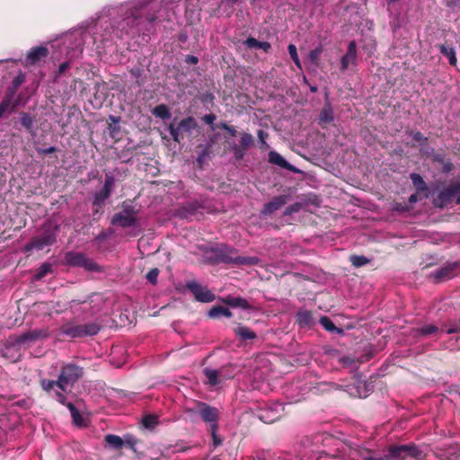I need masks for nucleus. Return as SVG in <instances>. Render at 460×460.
Wrapping results in <instances>:
<instances>
[{
	"label": "nucleus",
	"instance_id": "nucleus-1",
	"mask_svg": "<svg viewBox=\"0 0 460 460\" xmlns=\"http://www.w3.org/2000/svg\"><path fill=\"white\" fill-rule=\"evenodd\" d=\"M83 367L75 364H66L62 367L58 380L42 379L40 381L41 388L49 396L68 408L73 421L76 426H82V416L76 407L72 402L66 401L65 393L69 386H73L83 376Z\"/></svg>",
	"mask_w": 460,
	"mask_h": 460
},
{
	"label": "nucleus",
	"instance_id": "nucleus-2",
	"mask_svg": "<svg viewBox=\"0 0 460 460\" xmlns=\"http://www.w3.org/2000/svg\"><path fill=\"white\" fill-rule=\"evenodd\" d=\"M84 316L74 318L71 321L65 323L61 328L60 332L72 339L83 338L86 336L96 335L101 330V323L98 318L92 322H86L89 317H93L97 311L93 309L90 303H84L82 305Z\"/></svg>",
	"mask_w": 460,
	"mask_h": 460
},
{
	"label": "nucleus",
	"instance_id": "nucleus-3",
	"mask_svg": "<svg viewBox=\"0 0 460 460\" xmlns=\"http://www.w3.org/2000/svg\"><path fill=\"white\" fill-rule=\"evenodd\" d=\"M420 455L419 448L411 443L391 446L387 454L378 456L373 451L362 448L357 451L353 460H417Z\"/></svg>",
	"mask_w": 460,
	"mask_h": 460
},
{
	"label": "nucleus",
	"instance_id": "nucleus-4",
	"mask_svg": "<svg viewBox=\"0 0 460 460\" xmlns=\"http://www.w3.org/2000/svg\"><path fill=\"white\" fill-rule=\"evenodd\" d=\"M49 336V332L47 328L28 331L10 338V345L6 347V350L20 349L22 346L30 347L39 341L47 339Z\"/></svg>",
	"mask_w": 460,
	"mask_h": 460
},
{
	"label": "nucleus",
	"instance_id": "nucleus-5",
	"mask_svg": "<svg viewBox=\"0 0 460 460\" xmlns=\"http://www.w3.org/2000/svg\"><path fill=\"white\" fill-rule=\"evenodd\" d=\"M186 412L190 415H199L209 429L218 426L219 411L217 407L203 402H197L195 407L187 408Z\"/></svg>",
	"mask_w": 460,
	"mask_h": 460
},
{
	"label": "nucleus",
	"instance_id": "nucleus-6",
	"mask_svg": "<svg viewBox=\"0 0 460 460\" xmlns=\"http://www.w3.org/2000/svg\"><path fill=\"white\" fill-rule=\"evenodd\" d=\"M456 199V204L460 205V180L453 181L447 187L440 190L434 198V206L439 208L447 207Z\"/></svg>",
	"mask_w": 460,
	"mask_h": 460
},
{
	"label": "nucleus",
	"instance_id": "nucleus-7",
	"mask_svg": "<svg viewBox=\"0 0 460 460\" xmlns=\"http://www.w3.org/2000/svg\"><path fill=\"white\" fill-rule=\"evenodd\" d=\"M58 227L55 229H46L40 236H35L32 240L24 245L22 251L30 252L32 250H43L45 247L53 244L57 239Z\"/></svg>",
	"mask_w": 460,
	"mask_h": 460
},
{
	"label": "nucleus",
	"instance_id": "nucleus-8",
	"mask_svg": "<svg viewBox=\"0 0 460 460\" xmlns=\"http://www.w3.org/2000/svg\"><path fill=\"white\" fill-rule=\"evenodd\" d=\"M66 263L72 267L84 268L90 271L98 270V265L84 253L79 252H68L65 255Z\"/></svg>",
	"mask_w": 460,
	"mask_h": 460
},
{
	"label": "nucleus",
	"instance_id": "nucleus-9",
	"mask_svg": "<svg viewBox=\"0 0 460 460\" xmlns=\"http://www.w3.org/2000/svg\"><path fill=\"white\" fill-rule=\"evenodd\" d=\"M137 223L134 208L126 203H123V212L115 214L111 219V225L124 228L134 226Z\"/></svg>",
	"mask_w": 460,
	"mask_h": 460
},
{
	"label": "nucleus",
	"instance_id": "nucleus-10",
	"mask_svg": "<svg viewBox=\"0 0 460 460\" xmlns=\"http://www.w3.org/2000/svg\"><path fill=\"white\" fill-rule=\"evenodd\" d=\"M186 288L192 293L195 299L201 303H210L216 299V296L205 286L195 280L186 283Z\"/></svg>",
	"mask_w": 460,
	"mask_h": 460
},
{
	"label": "nucleus",
	"instance_id": "nucleus-11",
	"mask_svg": "<svg viewBox=\"0 0 460 460\" xmlns=\"http://www.w3.org/2000/svg\"><path fill=\"white\" fill-rule=\"evenodd\" d=\"M214 257L211 258L213 263L224 262L227 264H234L237 250L227 245H221L220 247L212 249Z\"/></svg>",
	"mask_w": 460,
	"mask_h": 460
},
{
	"label": "nucleus",
	"instance_id": "nucleus-12",
	"mask_svg": "<svg viewBox=\"0 0 460 460\" xmlns=\"http://www.w3.org/2000/svg\"><path fill=\"white\" fill-rule=\"evenodd\" d=\"M284 408L282 404L277 403L273 407L269 406L259 413V418L265 423H271L277 420L280 416Z\"/></svg>",
	"mask_w": 460,
	"mask_h": 460
},
{
	"label": "nucleus",
	"instance_id": "nucleus-13",
	"mask_svg": "<svg viewBox=\"0 0 460 460\" xmlns=\"http://www.w3.org/2000/svg\"><path fill=\"white\" fill-rule=\"evenodd\" d=\"M457 266L458 264L456 262L447 263L444 266L433 270L430 273V277L433 278L436 282H440L445 279H451Z\"/></svg>",
	"mask_w": 460,
	"mask_h": 460
},
{
	"label": "nucleus",
	"instance_id": "nucleus-14",
	"mask_svg": "<svg viewBox=\"0 0 460 460\" xmlns=\"http://www.w3.org/2000/svg\"><path fill=\"white\" fill-rule=\"evenodd\" d=\"M288 197L287 195H279L273 198L270 201L266 203L261 210L263 215H270L273 212L279 209L288 201Z\"/></svg>",
	"mask_w": 460,
	"mask_h": 460
},
{
	"label": "nucleus",
	"instance_id": "nucleus-15",
	"mask_svg": "<svg viewBox=\"0 0 460 460\" xmlns=\"http://www.w3.org/2000/svg\"><path fill=\"white\" fill-rule=\"evenodd\" d=\"M269 162L290 172H298V170L294 165L290 164L281 155L276 151H270L269 153Z\"/></svg>",
	"mask_w": 460,
	"mask_h": 460
},
{
	"label": "nucleus",
	"instance_id": "nucleus-16",
	"mask_svg": "<svg viewBox=\"0 0 460 460\" xmlns=\"http://www.w3.org/2000/svg\"><path fill=\"white\" fill-rule=\"evenodd\" d=\"M356 54H357L356 43H355V41H350L348 46L347 53L341 58V70H343V71L346 70L349 67V65L350 63L355 62Z\"/></svg>",
	"mask_w": 460,
	"mask_h": 460
},
{
	"label": "nucleus",
	"instance_id": "nucleus-17",
	"mask_svg": "<svg viewBox=\"0 0 460 460\" xmlns=\"http://www.w3.org/2000/svg\"><path fill=\"white\" fill-rule=\"evenodd\" d=\"M438 332V328L435 324H426L411 330V335L414 338H422L435 335Z\"/></svg>",
	"mask_w": 460,
	"mask_h": 460
},
{
	"label": "nucleus",
	"instance_id": "nucleus-18",
	"mask_svg": "<svg viewBox=\"0 0 460 460\" xmlns=\"http://www.w3.org/2000/svg\"><path fill=\"white\" fill-rule=\"evenodd\" d=\"M48 55V49L45 47H36L32 48L26 57V61L29 64H36L39 62L41 58L47 57Z\"/></svg>",
	"mask_w": 460,
	"mask_h": 460
},
{
	"label": "nucleus",
	"instance_id": "nucleus-19",
	"mask_svg": "<svg viewBox=\"0 0 460 460\" xmlns=\"http://www.w3.org/2000/svg\"><path fill=\"white\" fill-rule=\"evenodd\" d=\"M224 302L231 307H240L244 310H250L252 308V305L249 304V302L240 296H228L224 300Z\"/></svg>",
	"mask_w": 460,
	"mask_h": 460
},
{
	"label": "nucleus",
	"instance_id": "nucleus-20",
	"mask_svg": "<svg viewBox=\"0 0 460 460\" xmlns=\"http://www.w3.org/2000/svg\"><path fill=\"white\" fill-rule=\"evenodd\" d=\"M234 333L242 341L254 340L257 337L256 333L253 331L242 324H239L234 329Z\"/></svg>",
	"mask_w": 460,
	"mask_h": 460
},
{
	"label": "nucleus",
	"instance_id": "nucleus-21",
	"mask_svg": "<svg viewBox=\"0 0 460 460\" xmlns=\"http://www.w3.org/2000/svg\"><path fill=\"white\" fill-rule=\"evenodd\" d=\"M104 441L106 444V447L111 449H120L124 446V440L117 436L112 434H108L104 438Z\"/></svg>",
	"mask_w": 460,
	"mask_h": 460
},
{
	"label": "nucleus",
	"instance_id": "nucleus-22",
	"mask_svg": "<svg viewBox=\"0 0 460 460\" xmlns=\"http://www.w3.org/2000/svg\"><path fill=\"white\" fill-rule=\"evenodd\" d=\"M208 315L210 318H218L221 316L225 317H232L233 314L232 312L227 308L221 305L213 306L208 312Z\"/></svg>",
	"mask_w": 460,
	"mask_h": 460
},
{
	"label": "nucleus",
	"instance_id": "nucleus-23",
	"mask_svg": "<svg viewBox=\"0 0 460 460\" xmlns=\"http://www.w3.org/2000/svg\"><path fill=\"white\" fill-rule=\"evenodd\" d=\"M439 50H440L441 54H443L445 57L447 58L448 62L451 66H456L457 58H456L455 48L447 47L446 45H440Z\"/></svg>",
	"mask_w": 460,
	"mask_h": 460
},
{
	"label": "nucleus",
	"instance_id": "nucleus-24",
	"mask_svg": "<svg viewBox=\"0 0 460 460\" xmlns=\"http://www.w3.org/2000/svg\"><path fill=\"white\" fill-rule=\"evenodd\" d=\"M296 321L300 326H309L313 323V316L310 311L301 310L296 314Z\"/></svg>",
	"mask_w": 460,
	"mask_h": 460
},
{
	"label": "nucleus",
	"instance_id": "nucleus-25",
	"mask_svg": "<svg viewBox=\"0 0 460 460\" xmlns=\"http://www.w3.org/2000/svg\"><path fill=\"white\" fill-rule=\"evenodd\" d=\"M261 262V260L256 256H236L234 259V264L237 266L242 265H258Z\"/></svg>",
	"mask_w": 460,
	"mask_h": 460
},
{
	"label": "nucleus",
	"instance_id": "nucleus-26",
	"mask_svg": "<svg viewBox=\"0 0 460 460\" xmlns=\"http://www.w3.org/2000/svg\"><path fill=\"white\" fill-rule=\"evenodd\" d=\"M245 44L247 47L251 49H263L265 52H268L270 49V44L267 41H259L255 38H248L245 41Z\"/></svg>",
	"mask_w": 460,
	"mask_h": 460
},
{
	"label": "nucleus",
	"instance_id": "nucleus-27",
	"mask_svg": "<svg viewBox=\"0 0 460 460\" xmlns=\"http://www.w3.org/2000/svg\"><path fill=\"white\" fill-rule=\"evenodd\" d=\"M320 122L329 123L333 120V111L331 104L325 103L319 116Z\"/></svg>",
	"mask_w": 460,
	"mask_h": 460
},
{
	"label": "nucleus",
	"instance_id": "nucleus-28",
	"mask_svg": "<svg viewBox=\"0 0 460 460\" xmlns=\"http://www.w3.org/2000/svg\"><path fill=\"white\" fill-rule=\"evenodd\" d=\"M152 113L156 118H159L162 119H169L172 116L168 107L164 104H160V105L155 106L153 109Z\"/></svg>",
	"mask_w": 460,
	"mask_h": 460
},
{
	"label": "nucleus",
	"instance_id": "nucleus-29",
	"mask_svg": "<svg viewBox=\"0 0 460 460\" xmlns=\"http://www.w3.org/2000/svg\"><path fill=\"white\" fill-rule=\"evenodd\" d=\"M203 372L208 380V385H210L212 386L218 385L219 380H218V371L217 370L206 367V368H204Z\"/></svg>",
	"mask_w": 460,
	"mask_h": 460
},
{
	"label": "nucleus",
	"instance_id": "nucleus-30",
	"mask_svg": "<svg viewBox=\"0 0 460 460\" xmlns=\"http://www.w3.org/2000/svg\"><path fill=\"white\" fill-rule=\"evenodd\" d=\"M178 127L181 131L190 132L197 127V123L194 118L188 117L181 120Z\"/></svg>",
	"mask_w": 460,
	"mask_h": 460
},
{
	"label": "nucleus",
	"instance_id": "nucleus-31",
	"mask_svg": "<svg viewBox=\"0 0 460 460\" xmlns=\"http://www.w3.org/2000/svg\"><path fill=\"white\" fill-rule=\"evenodd\" d=\"M411 179L412 181L414 187L417 189V190L422 191V190H427L426 182L424 181V180L422 179V177L420 174L411 173Z\"/></svg>",
	"mask_w": 460,
	"mask_h": 460
},
{
	"label": "nucleus",
	"instance_id": "nucleus-32",
	"mask_svg": "<svg viewBox=\"0 0 460 460\" xmlns=\"http://www.w3.org/2000/svg\"><path fill=\"white\" fill-rule=\"evenodd\" d=\"M51 268L52 266L50 263H43L38 270V272L33 276V279L35 281L40 280L44 276L51 271Z\"/></svg>",
	"mask_w": 460,
	"mask_h": 460
},
{
	"label": "nucleus",
	"instance_id": "nucleus-33",
	"mask_svg": "<svg viewBox=\"0 0 460 460\" xmlns=\"http://www.w3.org/2000/svg\"><path fill=\"white\" fill-rule=\"evenodd\" d=\"M110 195L111 193L102 189L99 192H96L94 194L93 205L97 207L102 206L104 203V201L110 197Z\"/></svg>",
	"mask_w": 460,
	"mask_h": 460
},
{
	"label": "nucleus",
	"instance_id": "nucleus-34",
	"mask_svg": "<svg viewBox=\"0 0 460 460\" xmlns=\"http://www.w3.org/2000/svg\"><path fill=\"white\" fill-rule=\"evenodd\" d=\"M142 424L146 429H153L158 424V417L155 415H146L142 419Z\"/></svg>",
	"mask_w": 460,
	"mask_h": 460
},
{
	"label": "nucleus",
	"instance_id": "nucleus-35",
	"mask_svg": "<svg viewBox=\"0 0 460 460\" xmlns=\"http://www.w3.org/2000/svg\"><path fill=\"white\" fill-rule=\"evenodd\" d=\"M349 261L354 267H362L367 265L369 262V259L363 255H352L349 258Z\"/></svg>",
	"mask_w": 460,
	"mask_h": 460
},
{
	"label": "nucleus",
	"instance_id": "nucleus-36",
	"mask_svg": "<svg viewBox=\"0 0 460 460\" xmlns=\"http://www.w3.org/2000/svg\"><path fill=\"white\" fill-rule=\"evenodd\" d=\"M230 151L233 153L234 158L240 161L244 157L247 150L236 144H233L230 146Z\"/></svg>",
	"mask_w": 460,
	"mask_h": 460
},
{
	"label": "nucleus",
	"instance_id": "nucleus-37",
	"mask_svg": "<svg viewBox=\"0 0 460 460\" xmlns=\"http://www.w3.org/2000/svg\"><path fill=\"white\" fill-rule=\"evenodd\" d=\"M253 144V137L250 133H243L240 140V146L243 147L245 150H248L250 146Z\"/></svg>",
	"mask_w": 460,
	"mask_h": 460
},
{
	"label": "nucleus",
	"instance_id": "nucleus-38",
	"mask_svg": "<svg viewBox=\"0 0 460 460\" xmlns=\"http://www.w3.org/2000/svg\"><path fill=\"white\" fill-rule=\"evenodd\" d=\"M320 323L328 332H334L337 330L332 321L327 316H322Z\"/></svg>",
	"mask_w": 460,
	"mask_h": 460
},
{
	"label": "nucleus",
	"instance_id": "nucleus-39",
	"mask_svg": "<svg viewBox=\"0 0 460 460\" xmlns=\"http://www.w3.org/2000/svg\"><path fill=\"white\" fill-rule=\"evenodd\" d=\"M21 124L27 129H31L33 124L31 116L28 113H22L21 115Z\"/></svg>",
	"mask_w": 460,
	"mask_h": 460
},
{
	"label": "nucleus",
	"instance_id": "nucleus-40",
	"mask_svg": "<svg viewBox=\"0 0 460 460\" xmlns=\"http://www.w3.org/2000/svg\"><path fill=\"white\" fill-rule=\"evenodd\" d=\"M322 52H323V48L321 45H319L315 49H312L308 55L310 61L313 63H315L318 60Z\"/></svg>",
	"mask_w": 460,
	"mask_h": 460
},
{
	"label": "nucleus",
	"instance_id": "nucleus-41",
	"mask_svg": "<svg viewBox=\"0 0 460 460\" xmlns=\"http://www.w3.org/2000/svg\"><path fill=\"white\" fill-rule=\"evenodd\" d=\"M209 429H210L211 437H212V439H213V446H214V447H217L220 445H222L223 441L220 438V437L217 435L218 426L215 427V429L211 428Z\"/></svg>",
	"mask_w": 460,
	"mask_h": 460
},
{
	"label": "nucleus",
	"instance_id": "nucleus-42",
	"mask_svg": "<svg viewBox=\"0 0 460 460\" xmlns=\"http://www.w3.org/2000/svg\"><path fill=\"white\" fill-rule=\"evenodd\" d=\"M210 151L209 146L204 147V149L199 154L197 157V163L201 166L206 159L209 156Z\"/></svg>",
	"mask_w": 460,
	"mask_h": 460
},
{
	"label": "nucleus",
	"instance_id": "nucleus-43",
	"mask_svg": "<svg viewBox=\"0 0 460 460\" xmlns=\"http://www.w3.org/2000/svg\"><path fill=\"white\" fill-rule=\"evenodd\" d=\"M114 186V178L111 175H107L104 181L103 184V190H106L107 192L111 194L112 189Z\"/></svg>",
	"mask_w": 460,
	"mask_h": 460
},
{
	"label": "nucleus",
	"instance_id": "nucleus-44",
	"mask_svg": "<svg viewBox=\"0 0 460 460\" xmlns=\"http://www.w3.org/2000/svg\"><path fill=\"white\" fill-rule=\"evenodd\" d=\"M169 131H170V134L172 136V137L173 138V140L175 142H180V135H181V129L180 128L177 126L175 127L173 124H170L169 126Z\"/></svg>",
	"mask_w": 460,
	"mask_h": 460
},
{
	"label": "nucleus",
	"instance_id": "nucleus-45",
	"mask_svg": "<svg viewBox=\"0 0 460 460\" xmlns=\"http://www.w3.org/2000/svg\"><path fill=\"white\" fill-rule=\"evenodd\" d=\"M158 274H159V270L158 269L155 268V269H152L151 270L148 271V273L146 274V279L152 283V284H155L156 283V280H157V277H158Z\"/></svg>",
	"mask_w": 460,
	"mask_h": 460
},
{
	"label": "nucleus",
	"instance_id": "nucleus-46",
	"mask_svg": "<svg viewBox=\"0 0 460 460\" xmlns=\"http://www.w3.org/2000/svg\"><path fill=\"white\" fill-rule=\"evenodd\" d=\"M300 209V205L298 203L293 204L288 208H286L284 211L285 216H290L293 213L297 212Z\"/></svg>",
	"mask_w": 460,
	"mask_h": 460
},
{
	"label": "nucleus",
	"instance_id": "nucleus-47",
	"mask_svg": "<svg viewBox=\"0 0 460 460\" xmlns=\"http://www.w3.org/2000/svg\"><path fill=\"white\" fill-rule=\"evenodd\" d=\"M454 168V164L448 161V160H445L443 163H442V170L445 173H448L450 172Z\"/></svg>",
	"mask_w": 460,
	"mask_h": 460
},
{
	"label": "nucleus",
	"instance_id": "nucleus-48",
	"mask_svg": "<svg viewBox=\"0 0 460 460\" xmlns=\"http://www.w3.org/2000/svg\"><path fill=\"white\" fill-rule=\"evenodd\" d=\"M411 135L415 141L420 142V144L427 141V137H425L420 132H412Z\"/></svg>",
	"mask_w": 460,
	"mask_h": 460
},
{
	"label": "nucleus",
	"instance_id": "nucleus-49",
	"mask_svg": "<svg viewBox=\"0 0 460 460\" xmlns=\"http://www.w3.org/2000/svg\"><path fill=\"white\" fill-rule=\"evenodd\" d=\"M220 128L226 130L233 137H234L236 135L235 128L232 126L227 125L226 122H222L220 124Z\"/></svg>",
	"mask_w": 460,
	"mask_h": 460
},
{
	"label": "nucleus",
	"instance_id": "nucleus-50",
	"mask_svg": "<svg viewBox=\"0 0 460 460\" xmlns=\"http://www.w3.org/2000/svg\"><path fill=\"white\" fill-rule=\"evenodd\" d=\"M257 136H258V138H259L260 142L261 143V145L268 147V145L265 140L268 137V134L265 131L261 129L258 131Z\"/></svg>",
	"mask_w": 460,
	"mask_h": 460
},
{
	"label": "nucleus",
	"instance_id": "nucleus-51",
	"mask_svg": "<svg viewBox=\"0 0 460 460\" xmlns=\"http://www.w3.org/2000/svg\"><path fill=\"white\" fill-rule=\"evenodd\" d=\"M288 53L292 58V60L296 59V58H298L296 47L294 44H289L288 47Z\"/></svg>",
	"mask_w": 460,
	"mask_h": 460
},
{
	"label": "nucleus",
	"instance_id": "nucleus-52",
	"mask_svg": "<svg viewBox=\"0 0 460 460\" xmlns=\"http://www.w3.org/2000/svg\"><path fill=\"white\" fill-rule=\"evenodd\" d=\"M203 120L208 124V125H212L214 124L215 120H216V116L212 113L210 114H206L204 117H203Z\"/></svg>",
	"mask_w": 460,
	"mask_h": 460
},
{
	"label": "nucleus",
	"instance_id": "nucleus-53",
	"mask_svg": "<svg viewBox=\"0 0 460 460\" xmlns=\"http://www.w3.org/2000/svg\"><path fill=\"white\" fill-rule=\"evenodd\" d=\"M111 232H107V231H102L96 237H95V240L96 241H102V240H106L108 239L110 236H111Z\"/></svg>",
	"mask_w": 460,
	"mask_h": 460
},
{
	"label": "nucleus",
	"instance_id": "nucleus-54",
	"mask_svg": "<svg viewBox=\"0 0 460 460\" xmlns=\"http://www.w3.org/2000/svg\"><path fill=\"white\" fill-rule=\"evenodd\" d=\"M70 66V64L69 62H64L62 63L59 67H58V75L57 76H59L60 75H62L63 73H65Z\"/></svg>",
	"mask_w": 460,
	"mask_h": 460
},
{
	"label": "nucleus",
	"instance_id": "nucleus-55",
	"mask_svg": "<svg viewBox=\"0 0 460 460\" xmlns=\"http://www.w3.org/2000/svg\"><path fill=\"white\" fill-rule=\"evenodd\" d=\"M37 151L39 154H41V155H49V154L54 153L56 151V147L49 146L48 148H39Z\"/></svg>",
	"mask_w": 460,
	"mask_h": 460
},
{
	"label": "nucleus",
	"instance_id": "nucleus-56",
	"mask_svg": "<svg viewBox=\"0 0 460 460\" xmlns=\"http://www.w3.org/2000/svg\"><path fill=\"white\" fill-rule=\"evenodd\" d=\"M185 62L188 64L196 65L199 62V58L196 56L188 55L185 58Z\"/></svg>",
	"mask_w": 460,
	"mask_h": 460
},
{
	"label": "nucleus",
	"instance_id": "nucleus-57",
	"mask_svg": "<svg viewBox=\"0 0 460 460\" xmlns=\"http://www.w3.org/2000/svg\"><path fill=\"white\" fill-rule=\"evenodd\" d=\"M9 100H3L0 103V108H2L3 111L6 112L10 107Z\"/></svg>",
	"mask_w": 460,
	"mask_h": 460
},
{
	"label": "nucleus",
	"instance_id": "nucleus-58",
	"mask_svg": "<svg viewBox=\"0 0 460 460\" xmlns=\"http://www.w3.org/2000/svg\"><path fill=\"white\" fill-rule=\"evenodd\" d=\"M125 444H128L131 448H134L136 441L132 438H128V439L124 440V445Z\"/></svg>",
	"mask_w": 460,
	"mask_h": 460
},
{
	"label": "nucleus",
	"instance_id": "nucleus-59",
	"mask_svg": "<svg viewBox=\"0 0 460 460\" xmlns=\"http://www.w3.org/2000/svg\"><path fill=\"white\" fill-rule=\"evenodd\" d=\"M459 331H460L459 327H452V328L447 329L446 332L447 334H451V333L458 332Z\"/></svg>",
	"mask_w": 460,
	"mask_h": 460
},
{
	"label": "nucleus",
	"instance_id": "nucleus-60",
	"mask_svg": "<svg viewBox=\"0 0 460 460\" xmlns=\"http://www.w3.org/2000/svg\"><path fill=\"white\" fill-rule=\"evenodd\" d=\"M433 159L435 161L440 162L441 164L445 161V159L443 158V156L441 155H435Z\"/></svg>",
	"mask_w": 460,
	"mask_h": 460
},
{
	"label": "nucleus",
	"instance_id": "nucleus-61",
	"mask_svg": "<svg viewBox=\"0 0 460 460\" xmlns=\"http://www.w3.org/2000/svg\"><path fill=\"white\" fill-rule=\"evenodd\" d=\"M417 200H418L417 194H412L409 198V202L410 203H415V202H417Z\"/></svg>",
	"mask_w": 460,
	"mask_h": 460
},
{
	"label": "nucleus",
	"instance_id": "nucleus-62",
	"mask_svg": "<svg viewBox=\"0 0 460 460\" xmlns=\"http://www.w3.org/2000/svg\"><path fill=\"white\" fill-rule=\"evenodd\" d=\"M293 61L298 68H301V63H300L299 58H296V59H293Z\"/></svg>",
	"mask_w": 460,
	"mask_h": 460
},
{
	"label": "nucleus",
	"instance_id": "nucleus-63",
	"mask_svg": "<svg viewBox=\"0 0 460 460\" xmlns=\"http://www.w3.org/2000/svg\"><path fill=\"white\" fill-rule=\"evenodd\" d=\"M111 119L113 121V122H118L119 120V118H116V117H113V116H111Z\"/></svg>",
	"mask_w": 460,
	"mask_h": 460
},
{
	"label": "nucleus",
	"instance_id": "nucleus-64",
	"mask_svg": "<svg viewBox=\"0 0 460 460\" xmlns=\"http://www.w3.org/2000/svg\"><path fill=\"white\" fill-rule=\"evenodd\" d=\"M310 90H311L312 92H316V91H317V88H316L315 86H311V87H310Z\"/></svg>",
	"mask_w": 460,
	"mask_h": 460
}]
</instances>
